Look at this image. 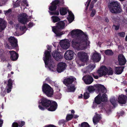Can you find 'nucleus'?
Listing matches in <instances>:
<instances>
[{"mask_svg": "<svg viewBox=\"0 0 127 127\" xmlns=\"http://www.w3.org/2000/svg\"><path fill=\"white\" fill-rule=\"evenodd\" d=\"M69 35L75 38L71 41L72 45L75 49L79 50H85L89 46L90 42L88 40L87 35L81 30H73Z\"/></svg>", "mask_w": 127, "mask_h": 127, "instance_id": "obj_1", "label": "nucleus"}, {"mask_svg": "<svg viewBox=\"0 0 127 127\" xmlns=\"http://www.w3.org/2000/svg\"><path fill=\"white\" fill-rule=\"evenodd\" d=\"M47 47L48 50L45 51L43 57L45 67L51 71H57V68L51 59L50 47L48 45Z\"/></svg>", "mask_w": 127, "mask_h": 127, "instance_id": "obj_2", "label": "nucleus"}, {"mask_svg": "<svg viewBox=\"0 0 127 127\" xmlns=\"http://www.w3.org/2000/svg\"><path fill=\"white\" fill-rule=\"evenodd\" d=\"M67 23L66 20L60 21L56 24V26H52L53 32L56 34V36H60L64 33V32L60 31L59 30L64 29Z\"/></svg>", "mask_w": 127, "mask_h": 127, "instance_id": "obj_3", "label": "nucleus"}, {"mask_svg": "<svg viewBox=\"0 0 127 127\" xmlns=\"http://www.w3.org/2000/svg\"><path fill=\"white\" fill-rule=\"evenodd\" d=\"M108 7L110 11L112 13H119L122 9L119 4L117 1H113L108 4Z\"/></svg>", "mask_w": 127, "mask_h": 127, "instance_id": "obj_4", "label": "nucleus"}, {"mask_svg": "<svg viewBox=\"0 0 127 127\" xmlns=\"http://www.w3.org/2000/svg\"><path fill=\"white\" fill-rule=\"evenodd\" d=\"M43 93L48 97H52L54 94V91L49 85L46 83L43 84L42 86Z\"/></svg>", "mask_w": 127, "mask_h": 127, "instance_id": "obj_5", "label": "nucleus"}, {"mask_svg": "<svg viewBox=\"0 0 127 127\" xmlns=\"http://www.w3.org/2000/svg\"><path fill=\"white\" fill-rule=\"evenodd\" d=\"M99 94L95 98V101L93 103V107L95 108L97 106V105L99 104L101 101H106L107 100V97L106 95L105 94L102 95Z\"/></svg>", "mask_w": 127, "mask_h": 127, "instance_id": "obj_6", "label": "nucleus"}, {"mask_svg": "<svg viewBox=\"0 0 127 127\" xmlns=\"http://www.w3.org/2000/svg\"><path fill=\"white\" fill-rule=\"evenodd\" d=\"M87 90L90 93H93L95 90H100L102 93L106 92V90L104 86L100 84H97L94 86H90L87 87Z\"/></svg>", "mask_w": 127, "mask_h": 127, "instance_id": "obj_7", "label": "nucleus"}, {"mask_svg": "<svg viewBox=\"0 0 127 127\" xmlns=\"http://www.w3.org/2000/svg\"><path fill=\"white\" fill-rule=\"evenodd\" d=\"M52 101L45 98H43L38 102V108L42 110H44V108L42 106L47 108H48L51 104Z\"/></svg>", "mask_w": 127, "mask_h": 127, "instance_id": "obj_8", "label": "nucleus"}, {"mask_svg": "<svg viewBox=\"0 0 127 127\" xmlns=\"http://www.w3.org/2000/svg\"><path fill=\"white\" fill-rule=\"evenodd\" d=\"M28 16L25 13H22L19 15L18 16V20L21 23L25 24L29 21V19L27 18Z\"/></svg>", "mask_w": 127, "mask_h": 127, "instance_id": "obj_9", "label": "nucleus"}, {"mask_svg": "<svg viewBox=\"0 0 127 127\" xmlns=\"http://www.w3.org/2000/svg\"><path fill=\"white\" fill-rule=\"evenodd\" d=\"M12 85L11 80L9 79L8 81V84L5 89H4V88H3L2 87H1V90L2 92L1 93V94L2 96H4L5 94V90H6L7 92V93H9L11 91L12 87Z\"/></svg>", "mask_w": 127, "mask_h": 127, "instance_id": "obj_10", "label": "nucleus"}, {"mask_svg": "<svg viewBox=\"0 0 127 127\" xmlns=\"http://www.w3.org/2000/svg\"><path fill=\"white\" fill-rule=\"evenodd\" d=\"M28 5L27 0H17L13 5L14 7H16L19 6H20L22 9L23 7Z\"/></svg>", "mask_w": 127, "mask_h": 127, "instance_id": "obj_11", "label": "nucleus"}, {"mask_svg": "<svg viewBox=\"0 0 127 127\" xmlns=\"http://www.w3.org/2000/svg\"><path fill=\"white\" fill-rule=\"evenodd\" d=\"M61 3L62 4L64 3V0H55L53 1L51 3V5L50 6L49 9L51 11H53L55 10L57 8L56 5L59 4Z\"/></svg>", "mask_w": 127, "mask_h": 127, "instance_id": "obj_12", "label": "nucleus"}, {"mask_svg": "<svg viewBox=\"0 0 127 127\" xmlns=\"http://www.w3.org/2000/svg\"><path fill=\"white\" fill-rule=\"evenodd\" d=\"M60 44L61 47L65 50L68 49L70 46L69 40L67 39H65L60 41Z\"/></svg>", "mask_w": 127, "mask_h": 127, "instance_id": "obj_13", "label": "nucleus"}, {"mask_svg": "<svg viewBox=\"0 0 127 127\" xmlns=\"http://www.w3.org/2000/svg\"><path fill=\"white\" fill-rule=\"evenodd\" d=\"M8 40L11 43L12 47L8 46V48L9 49H12L17 47L18 44L17 43V40L14 37L11 36L8 38Z\"/></svg>", "mask_w": 127, "mask_h": 127, "instance_id": "obj_14", "label": "nucleus"}, {"mask_svg": "<svg viewBox=\"0 0 127 127\" xmlns=\"http://www.w3.org/2000/svg\"><path fill=\"white\" fill-rule=\"evenodd\" d=\"M78 56L80 60L84 62H86L88 59V54L85 52H79L78 54Z\"/></svg>", "mask_w": 127, "mask_h": 127, "instance_id": "obj_15", "label": "nucleus"}, {"mask_svg": "<svg viewBox=\"0 0 127 127\" xmlns=\"http://www.w3.org/2000/svg\"><path fill=\"white\" fill-rule=\"evenodd\" d=\"M66 67V65L65 63H59L57 65V71L58 72L61 73L65 69Z\"/></svg>", "mask_w": 127, "mask_h": 127, "instance_id": "obj_16", "label": "nucleus"}, {"mask_svg": "<svg viewBox=\"0 0 127 127\" xmlns=\"http://www.w3.org/2000/svg\"><path fill=\"white\" fill-rule=\"evenodd\" d=\"M74 54L73 52L70 50H67L65 53L64 57L67 60H71L73 58Z\"/></svg>", "mask_w": 127, "mask_h": 127, "instance_id": "obj_17", "label": "nucleus"}, {"mask_svg": "<svg viewBox=\"0 0 127 127\" xmlns=\"http://www.w3.org/2000/svg\"><path fill=\"white\" fill-rule=\"evenodd\" d=\"M100 76L105 75L107 74V68L105 66H101L97 71Z\"/></svg>", "mask_w": 127, "mask_h": 127, "instance_id": "obj_18", "label": "nucleus"}, {"mask_svg": "<svg viewBox=\"0 0 127 127\" xmlns=\"http://www.w3.org/2000/svg\"><path fill=\"white\" fill-rule=\"evenodd\" d=\"M82 79L85 83L87 84H91L93 81V78L89 75L84 76L82 78Z\"/></svg>", "mask_w": 127, "mask_h": 127, "instance_id": "obj_19", "label": "nucleus"}, {"mask_svg": "<svg viewBox=\"0 0 127 127\" xmlns=\"http://www.w3.org/2000/svg\"><path fill=\"white\" fill-rule=\"evenodd\" d=\"M118 62L120 65H123L126 63V60L123 55L122 54L119 55L118 58Z\"/></svg>", "mask_w": 127, "mask_h": 127, "instance_id": "obj_20", "label": "nucleus"}, {"mask_svg": "<svg viewBox=\"0 0 127 127\" xmlns=\"http://www.w3.org/2000/svg\"><path fill=\"white\" fill-rule=\"evenodd\" d=\"M57 104L56 102L52 101L51 104L47 109L49 111H54L57 109Z\"/></svg>", "mask_w": 127, "mask_h": 127, "instance_id": "obj_21", "label": "nucleus"}, {"mask_svg": "<svg viewBox=\"0 0 127 127\" xmlns=\"http://www.w3.org/2000/svg\"><path fill=\"white\" fill-rule=\"evenodd\" d=\"M52 55L55 60L57 61L60 60L63 57L61 53L57 51H56L55 52H53Z\"/></svg>", "mask_w": 127, "mask_h": 127, "instance_id": "obj_22", "label": "nucleus"}, {"mask_svg": "<svg viewBox=\"0 0 127 127\" xmlns=\"http://www.w3.org/2000/svg\"><path fill=\"white\" fill-rule=\"evenodd\" d=\"M11 59L13 61L16 60L18 58V54L13 51H9Z\"/></svg>", "mask_w": 127, "mask_h": 127, "instance_id": "obj_23", "label": "nucleus"}, {"mask_svg": "<svg viewBox=\"0 0 127 127\" xmlns=\"http://www.w3.org/2000/svg\"><path fill=\"white\" fill-rule=\"evenodd\" d=\"M76 78L72 77H70L67 78L64 80V83L65 84L66 86H68L71 84L72 82L75 80Z\"/></svg>", "mask_w": 127, "mask_h": 127, "instance_id": "obj_24", "label": "nucleus"}, {"mask_svg": "<svg viewBox=\"0 0 127 127\" xmlns=\"http://www.w3.org/2000/svg\"><path fill=\"white\" fill-rule=\"evenodd\" d=\"M127 97L126 95H123L119 96L118 97L119 102L121 104H125L126 102Z\"/></svg>", "mask_w": 127, "mask_h": 127, "instance_id": "obj_25", "label": "nucleus"}, {"mask_svg": "<svg viewBox=\"0 0 127 127\" xmlns=\"http://www.w3.org/2000/svg\"><path fill=\"white\" fill-rule=\"evenodd\" d=\"M92 58L94 61L99 62L101 59L100 55L96 52H95L93 55Z\"/></svg>", "mask_w": 127, "mask_h": 127, "instance_id": "obj_26", "label": "nucleus"}, {"mask_svg": "<svg viewBox=\"0 0 127 127\" xmlns=\"http://www.w3.org/2000/svg\"><path fill=\"white\" fill-rule=\"evenodd\" d=\"M6 22L4 20L0 18V32L3 30L6 27Z\"/></svg>", "mask_w": 127, "mask_h": 127, "instance_id": "obj_27", "label": "nucleus"}, {"mask_svg": "<svg viewBox=\"0 0 127 127\" xmlns=\"http://www.w3.org/2000/svg\"><path fill=\"white\" fill-rule=\"evenodd\" d=\"M101 119L100 115L96 114L93 118V122L95 125L97 124Z\"/></svg>", "mask_w": 127, "mask_h": 127, "instance_id": "obj_28", "label": "nucleus"}, {"mask_svg": "<svg viewBox=\"0 0 127 127\" xmlns=\"http://www.w3.org/2000/svg\"><path fill=\"white\" fill-rule=\"evenodd\" d=\"M68 13L69 15L67 18L69 23H70L72 22L74 20V16L71 11H68Z\"/></svg>", "mask_w": 127, "mask_h": 127, "instance_id": "obj_29", "label": "nucleus"}, {"mask_svg": "<svg viewBox=\"0 0 127 127\" xmlns=\"http://www.w3.org/2000/svg\"><path fill=\"white\" fill-rule=\"evenodd\" d=\"M15 27L16 29H18L19 28L20 30L21 31H23V33H24L26 31L27 29L26 27L24 26H20V24H18L16 25Z\"/></svg>", "mask_w": 127, "mask_h": 127, "instance_id": "obj_30", "label": "nucleus"}, {"mask_svg": "<svg viewBox=\"0 0 127 127\" xmlns=\"http://www.w3.org/2000/svg\"><path fill=\"white\" fill-rule=\"evenodd\" d=\"M67 90L68 92H74L76 88L73 84H71L67 86Z\"/></svg>", "mask_w": 127, "mask_h": 127, "instance_id": "obj_31", "label": "nucleus"}, {"mask_svg": "<svg viewBox=\"0 0 127 127\" xmlns=\"http://www.w3.org/2000/svg\"><path fill=\"white\" fill-rule=\"evenodd\" d=\"M68 11V10L65 8H61L60 9V14L62 15H65Z\"/></svg>", "mask_w": 127, "mask_h": 127, "instance_id": "obj_32", "label": "nucleus"}, {"mask_svg": "<svg viewBox=\"0 0 127 127\" xmlns=\"http://www.w3.org/2000/svg\"><path fill=\"white\" fill-rule=\"evenodd\" d=\"M52 21L54 23H56L60 21L61 19L58 17L56 16H53L51 17Z\"/></svg>", "mask_w": 127, "mask_h": 127, "instance_id": "obj_33", "label": "nucleus"}, {"mask_svg": "<svg viewBox=\"0 0 127 127\" xmlns=\"http://www.w3.org/2000/svg\"><path fill=\"white\" fill-rule=\"evenodd\" d=\"M124 69V67L123 66L118 67H116V72L118 74H121L122 72Z\"/></svg>", "mask_w": 127, "mask_h": 127, "instance_id": "obj_34", "label": "nucleus"}, {"mask_svg": "<svg viewBox=\"0 0 127 127\" xmlns=\"http://www.w3.org/2000/svg\"><path fill=\"white\" fill-rule=\"evenodd\" d=\"M95 67V65L94 64H90L87 67V68L89 71H92Z\"/></svg>", "mask_w": 127, "mask_h": 127, "instance_id": "obj_35", "label": "nucleus"}, {"mask_svg": "<svg viewBox=\"0 0 127 127\" xmlns=\"http://www.w3.org/2000/svg\"><path fill=\"white\" fill-rule=\"evenodd\" d=\"M116 100L114 98H113L110 99V102L114 106H115L116 105Z\"/></svg>", "mask_w": 127, "mask_h": 127, "instance_id": "obj_36", "label": "nucleus"}, {"mask_svg": "<svg viewBox=\"0 0 127 127\" xmlns=\"http://www.w3.org/2000/svg\"><path fill=\"white\" fill-rule=\"evenodd\" d=\"M55 97L58 99H60L62 97L61 94L59 92H56L55 93Z\"/></svg>", "mask_w": 127, "mask_h": 127, "instance_id": "obj_37", "label": "nucleus"}, {"mask_svg": "<svg viewBox=\"0 0 127 127\" xmlns=\"http://www.w3.org/2000/svg\"><path fill=\"white\" fill-rule=\"evenodd\" d=\"M80 127H90L88 123L86 122H84L82 123Z\"/></svg>", "mask_w": 127, "mask_h": 127, "instance_id": "obj_38", "label": "nucleus"}, {"mask_svg": "<svg viewBox=\"0 0 127 127\" xmlns=\"http://www.w3.org/2000/svg\"><path fill=\"white\" fill-rule=\"evenodd\" d=\"M105 53L106 55H111L113 54L112 51L110 50H107L105 51Z\"/></svg>", "mask_w": 127, "mask_h": 127, "instance_id": "obj_39", "label": "nucleus"}, {"mask_svg": "<svg viewBox=\"0 0 127 127\" xmlns=\"http://www.w3.org/2000/svg\"><path fill=\"white\" fill-rule=\"evenodd\" d=\"M97 0H93L92 1L89 6L90 10H92L93 8L94 3L96 2Z\"/></svg>", "mask_w": 127, "mask_h": 127, "instance_id": "obj_40", "label": "nucleus"}, {"mask_svg": "<svg viewBox=\"0 0 127 127\" xmlns=\"http://www.w3.org/2000/svg\"><path fill=\"white\" fill-rule=\"evenodd\" d=\"M113 73V71L111 68H107V73L109 75H112Z\"/></svg>", "mask_w": 127, "mask_h": 127, "instance_id": "obj_41", "label": "nucleus"}, {"mask_svg": "<svg viewBox=\"0 0 127 127\" xmlns=\"http://www.w3.org/2000/svg\"><path fill=\"white\" fill-rule=\"evenodd\" d=\"M73 116L72 114H69L67 115L66 117V120H69L72 119Z\"/></svg>", "mask_w": 127, "mask_h": 127, "instance_id": "obj_42", "label": "nucleus"}, {"mask_svg": "<svg viewBox=\"0 0 127 127\" xmlns=\"http://www.w3.org/2000/svg\"><path fill=\"white\" fill-rule=\"evenodd\" d=\"M50 15H58L59 14V12L58 11H56L54 12H51L50 11H49Z\"/></svg>", "mask_w": 127, "mask_h": 127, "instance_id": "obj_43", "label": "nucleus"}, {"mask_svg": "<svg viewBox=\"0 0 127 127\" xmlns=\"http://www.w3.org/2000/svg\"><path fill=\"white\" fill-rule=\"evenodd\" d=\"M7 0H0V6L4 5L5 4Z\"/></svg>", "mask_w": 127, "mask_h": 127, "instance_id": "obj_44", "label": "nucleus"}, {"mask_svg": "<svg viewBox=\"0 0 127 127\" xmlns=\"http://www.w3.org/2000/svg\"><path fill=\"white\" fill-rule=\"evenodd\" d=\"M96 13V11L95 9H93L91 13L90 16L91 17H93Z\"/></svg>", "mask_w": 127, "mask_h": 127, "instance_id": "obj_45", "label": "nucleus"}, {"mask_svg": "<svg viewBox=\"0 0 127 127\" xmlns=\"http://www.w3.org/2000/svg\"><path fill=\"white\" fill-rule=\"evenodd\" d=\"M118 35L121 37H124L125 35V33L124 32H122L118 33Z\"/></svg>", "mask_w": 127, "mask_h": 127, "instance_id": "obj_46", "label": "nucleus"}, {"mask_svg": "<svg viewBox=\"0 0 127 127\" xmlns=\"http://www.w3.org/2000/svg\"><path fill=\"white\" fill-rule=\"evenodd\" d=\"M84 98L85 99H87L89 97V94L86 92L84 94Z\"/></svg>", "mask_w": 127, "mask_h": 127, "instance_id": "obj_47", "label": "nucleus"}, {"mask_svg": "<svg viewBox=\"0 0 127 127\" xmlns=\"http://www.w3.org/2000/svg\"><path fill=\"white\" fill-rule=\"evenodd\" d=\"M45 81L47 82L50 83L52 85L53 84V82L51 81V80L48 77L47 78L45 79Z\"/></svg>", "mask_w": 127, "mask_h": 127, "instance_id": "obj_48", "label": "nucleus"}, {"mask_svg": "<svg viewBox=\"0 0 127 127\" xmlns=\"http://www.w3.org/2000/svg\"><path fill=\"white\" fill-rule=\"evenodd\" d=\"M19 127H22L25 124V123L23 121H20L19 122Z\"/></svg>", "mask_w": 127, "mask_h": 127, "instance_id": "obj_49", "label": "nucleus"}, {"mask_svg": "<svg viewBox=\"0 0 127 127\" xmlns=\"http://www.w3.org/2000/svg\"><path fill=\"white\" fill-rule=\"evenodd\" d=\"M11 11V10L10 9H9L8 10L4 11V14L6 15H7L10 13Z\"/></svg>", "mask_w": 127, "mask_h": 127, "instance_id": "obj_50", "label": "nucleus"}, {"mask_svg": "<svg viewBox=\"0 0 127 127\" xmlns=\"http://www.w3.org/2000/svg\"><path fill=\"white\" fill-rule=\"evenodd\" d=\"M91 0H88L85 4V5L86 6V9H87L89 6L90 3L91 2Z\"/></svg>", "mask_w": 127, "mask_h": 127, "instance_id": "obj_51", "label": "nucleus"}, {"mask_svg": "<svg viewBox=\"0 0 127 127\" xmlns=\"http://www.w3.org/2000/svg\"><path fill=\"white\" fill-rule=\"evenodd\" d=\"M18 124L16 122L13 123L12 125V127H18Z\"/></svg>", "mask_w": 127, "mask_h": 127, "instance_id": "obj_52", "label": "nucleus"}, {"mask_svg": "<svg viewBox=\"0 0 127 127\" xmlns=\"http://www.w3.org/2000/svg\"><path fill=\"white\" fill-rule=\"evenodd\" d=\"M34 25V24L30 22L29 23L28 25V27L29 28H31Z\"/></svg>", "mask_w": 127, "mask_h": 127, "instance_id": "obj_53", "label": "nucleus"}, {"mask_svg": "<svg viewBox=\"0 0 127 127\" xmlns=\"http://www.w3.org/2000/svg\"><path fill=\"white\" fill-rule=\"evenodd\" d=\"M92 75L95 79H97L98 78V76L96 75L95 74V73H93Z\"/></svg>", "mask_w": 127, "mask_h": 127, "instance_id": "obj_54", "label": "nucleus"}, {"mask_svg": "<svg viewBox=\"0 0 127 127\" xmlns=\"http://www.w3.org/2000/svg\"><path fill=\"white\" fill-rule=\"evenodd\" d=\"M113 27L116 30H118L119 28V26H116L115 25H113Z\"/></svg>", "mask_w": 127, "mask_h": 127, "instance_id": "obj_55", "label": "nucleus"}, {"mask_svg": "<svg viewBox=\"0 0 127 127\" xmlns=\"http://www.w3.org/2000/svg\"><path fill=\"white\" fill-rule=\"evenodd\" d=\"M3 121L1 119L0 120V127H1Z\"/></svg>", "mask_w": 127, "mask_h": 127, "instance_id": "obj_56", "label": "nucleus"}, {"mask_svg": "<svg viewBox=\"0 0 127 127\" xmlns=\"http://www.w3.org/2000/svg\"><path fill=\"white\" fill-rule=\"evenodd\" d=\"M105 21L107 22H108L109 21V20L107 18H106L105 19Z\"/></svg>", "mask_w": 127, "mask_h": 127, "instance_id": "obj_57", "label": "nucleus"}, {"mask_svg": "<svg viewBox=\"0 0 127 127\" xmlns=\"http://www.w3.org/2000/svg\"><path fill=\"white\" fill-rule=\"evenodd\" d=\"M83 97V95L81 94V95L79 96V98H82Z\"/></svg>", "mask_w": 127, "mask_h": 127, "instance_id": "obj_58", "label": "nucleus"}, {"mask_svg": "<svg viewBox=\"0 0 127 127\" xmlns=\"http://www.w3.org/2000/svg\"><path fill=\"white\" fill-rule=\"evenodd\" d=\"M101 42H98V44L99 45V46H100V45H101Z\"/></svg>", "mask_w": 127, "mask_h": 127, "instance_id": "obj_59", "label": "nucleus"}, {"mask_svg": "<svg viewBox=\"0 0 127 127\" xmlns=\"http://www.w3.org/2000/svg\"><path fill=\"white\" fill-rule=\"evenodd\" d=\"M71 113H74V111L73 110H72L71 111Z\"/></svg>", "mask_w": 127, "mask_h": 127, "instance_id": "obj_60", "label": "nucleus"}, {"mask_svg": "<svg viewBox=\"0 0 127 127\" xmlns=\"http://www.w3.org/2000/svg\"><path fill=\"white\" fill-rule=\"evenodd\" d=\"M9 23L10 24H12V22L11 21V22L9 21Z\"/></svg>", "mask_w": 127, "mask_h": 127, "instance_id": "obj_61", "label": "nucleus"}, {"mask_svg": "<svg viewBox=\"0 0 127 127\" xmlns=\"http://www.w3.org/2000/svg\"><path fill=\"white\" fill-rule=\"evenodd\" d=\"M97 17H98L99 18V19H101V17H100L99 16H97Z\"/></svg>", "mask_w": 127, "mask_h": 127, "instance_id": "obj_62", "label": "nucleus"}, {"mask_svg": "<svg viewBox=\"0 0 127 127\" xmlns=\"http://www.w3.org/2000/svg\"><path fill=\"white\" fill-rule=\"evenodd\" d=\"M14 73H13V72H12V71H11V73L12 74H13Z\"/></svg>", "mask_w": 127, "mask_h": 127, "instance_id": "obj_63", "label": "nucleus"}, {"mask_svg": "<svg viewBox=\"0 0 127 127\" xmlns=\"http://www.w3.org/2000/svg\"><path fill=\"white\" fill-rule=\"evenodd\" d=\"M1 10H0V13H1Z\"/></svg>", "mask_w": 127, "mask_h": 127, "instance_id": "obj_64", "label": "nucleus"}]
</instances>
